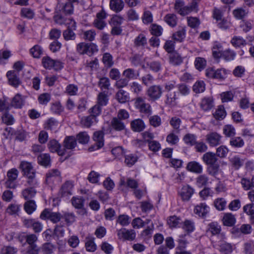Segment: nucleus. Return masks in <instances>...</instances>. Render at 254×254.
Here are the masks:
<instances>
[{
    "instance_id": "f257e3e1",
    "label": "nucleus",
    "mask_w": 254,
    "mask_h": 254,
    "mask_svg": "<svg viewBox=\"0 0 254 254\" xmlns=\"http://www.w3.org/2000/svg\"><path fill=\"white\" fill-rule=\"evenodd\" d=\"M19 169L21 170L23 176L27 179L26 186H35L37 180L36 179V171L32 163L22 161L19 164Z\"/></svg>"
},
{
    "instance_id": "f03ea898",
    "label": "nucleus",
    "mask_w": 254,
    "mask_h": 254,
    "mask_svg": "<svg viewBox=\"0 0 254 254\" xmlns=\"http://www.w3.org/2000/svg\"><path fill=\"white\" fill-rule=\"evenodd\" d=\"M68 16V15H65L63 13L55 9L53 19L54 22L57 24L60 25H65L67 26L71 24V27L73 28H76V22L72 18Z\"/></svg>"
},
{
    "instance_id": "7ed1b4c3",
    "label": "nucleus",
    "mask_w": 254,
    "mask_h": 254,
    "mask_svg": "<svg viewBox=\"0 0 254 254\" xmlns=\"http://www.w3.org/2000/svg\"><path fill=\"white\" fill-rule=\"evenodd\" d=\"M76 51L80 55L91 56L98 51V48L97 45L93 43L81 42L77 45Z\"/></svg>"
},
{
    "instance_id": "20e7f679",
    "label": "nucleus",
    "mask_w": 254,
    "mask_h": 254,
    "mask_svg": "<svg viewBox=\"0 0 254 254\" xmlns=\"http://www.w3.org/2000/svg\"><path fill=\"white\" fill-rule=\"evenodd\" d=\"M134 106L139 112L149 117L152 114V109L150 105L146 102L145 98L138 97L135 99Z\"/></svg>"
},
{
    "instance_id": "39448f33",
    "label": "nucleus",
    "mask_w": 254,
    "mask_h": 254,
    "mask_svg": "<svg viewBox=\"0 0 254 254\" xmlns=\"http://www.w3.org/2000/svg\"><path fill=\"white\" fill-rule=\"evenodd\" d=\"M40 218L43 220H49L56 224L60 221L63 215L59 212H53L49 209H45L40 214Z\"/></svg>"
},
{
    "instance_id": "423d86ee",
    "label": "nucleus",
    "mask_w": 254,
    "mask_h": 254,
    "mask_svg": "<svg viewBox=\"0 0 254 254\" xmlns=\"http://www.w3.org/2000/svg\"><path fill=\"white\" fill-rule=\"evenodd\" d=\"M42 64L46 69L54 68L55 70H59L64 67L63 64L59 60H54L49 56L44 57L42 60Z\"/></svg>"
},
{
    "instance_id": "0eeeda50",
    "label": "nucleus",
    "mask_w": 254,
    "mask_h": 254,
    "mask_svg": "<svg viewBox=\"0 0 254 254\" xmlns=\"http://www.w3.org/2000/svg\"><path fill=\"white\" fill-rule=\"evenodd\" d=\"M227 71L225 68L215 69L213 68H209L206 70L205 74L209 78L223 80L227 77Z\"/></svg>"
},
{
    "instance_id": "6e6552de",
    "label": "nucleus",
    "mask_w": 254,
    "mask_h": 254,
    "mask_svg": "<svg viewBox=\"0 0 254 254\" xmlns=\"http://www.w3.org/2000/svg\"><path fill=\"white\" fill-rule=\"evenodd\" d=\"M163 88L159 85L150 86L146 91V94L151 101L158 100L162 95Z\"/></svg>"
},
{
    "instance_id": "1a4fd4ad",
    "label": "nucleus",
    "mask_w": 254,
    "mask_h": 254,
    "mask_svg": "<svg viewBox=\"0 0 254 254\" xmlns=\"http://www.w3.org/2000/svg\"><path fill=\"white\" fill-rule=\"evenodd\" d=\"M222 136L218 133L210 132L206 135V141L211 147H215L220 144Z\"/></svg>"
},
{
    "instance_id": "9d476101",
    "label": "nucleus",
    "mask_w": 254,
    "mask_h": 254,
    "mask_svg": "<svg viewBox=\"0 0 254 254\" xmlns=\"http://www.w3.org/2000/svg\"><path fill=\"white\" fill-rule=\"evenodd\" d=\"M23 224L27 228H32L35 233H40L43 229L42 224L35 219H25Z\"/></svg>"
},
{
    "instance_id": "9b49d317",
    "label": "nucleus",
    "mask_w": 254,
    "mask_h": 254,
    "mask_svg": "<svg viewBox=\"0 0 254 254\" xmlns=\"http://www.w3.org/2000/svg\"><path fill=\"white\" fill-rule=\"evenodd\" d=\"M47 146L51 152H56L60 156H63L65 154V149H62L61 144L55 139L50 140L48 143Z\"/></svg>"
},
{
    "instance_id": "f8f14e48",
    "label": "nucleus",
    "mask_w": 254,
    "mask_h": 254,
    "mask_svg": "<svg viewBox=\"0 0 254 254\" xmlns=\"http://www.w3.org/2000/svg\"><path fill=\"white\" fill-rule=\"evenodd\" d=\"M55 9L63 13L65 15L70 16L73 13L74 6L71 3L67 2L58 3Z\"/></svg>"
},
{
    "instance_id": "ddd939ff",
    "label": "nucleus",
    "mask_w": 254,
    "mask_h": 254,
    "mask_svg": "<svg viewBox=\"0 0 254 254\" xmlns=\"http://www.w3.org/2000/svg\"><path fill=\"white\" fill-rule=\"evenodd\" d=\"M118 236L119 238L132 241L135 239L136 233L133 229L128 230L126 228H123L118 231Z\"/></svg>"
},
{
    "instance_id": "4468645a",
    "label": "nucleus",
    "mask_w": 254,
    "mask_h": 254,
    "mask_svg": "<svg viewBox=\"0 0 254 254\" xmlns=\"http://www.w3.org/2000/svg\"><path fill=\"white\" fill-rule=\"evenodd\" d=\"M195 192L194 189L190 185L184 186L181 189L179 194L183 201H189Z\"/></svg>"
},
{
    "instance_id": "2eb2a0df",
    "label": "nucleus",
    "mask_w": 254,
    "mask_h": 254,
    "mask_svg": "<svg viewBox=\"0 0 254 254\" xmlns=\"http://www.w3.org/2000/svg\"><path fill=\"white\" fill-rule=\"evenodd\" d=\"M193 211L199 217L204 218L209 212V207L205 203L201 202L195 206Z\"/></svg>"
},
{
    "instance_id": "dca6fc26",
    "label": "nucleus",
    "mask_w": 254,
    "mask_h": 254,
    "mask_svg": "<svg viewBox=\"0 0 254 254\" xmlns=\"http://www.w3.org/2000/svg\"><path fill=\"white\" fill-rule=\"evenodd\" d=\"M38 183L35 186H27L28 187L24 189L22 191V195L23 198L27 200H33L37 193L35 188L38 186Z\"/></svg>"
},
{
    "instance_id": "f3484780",
    "label": "nucleus",
    "mask_w": 254,
    "mask_h": 254,
    "mask_svg": "<svg viewBox=\"0 0 254 254\" xmlns=\"http://www.w3.org/2000/svg\"><path fill=\"white\" fill-rule=\"evenodd\" d=\"M104 133L102 130H98L94 132L93 136V139L95 142L93 147L94 149H99L104 146Z\"/></svg>"
},
{
    "instance_id": "a211bd4d",
    "label": "nucleus",
    "mask_w": 254,
    "mask_h": 254,
    "mask_svg": "<svg viewBox=\"0 0 254 254\" xmlns=\"http://www.w3.org/2000/svg\"><path fill=\"white\" fill-rule=\"evenodd\" d=\"M73 187V184L72 182L66 181L61 187L59 195L61 197L67 196L72 194V190Z\"/></svg>"
},
{
    "instance_id": "6ab92c4d",
    "label": "nucleus",
    "mask_w": 254,
    "mask_h": 254,
    "mask_svg": "<svg viewBox=\"0 0 254 254\" xmlns=\"http://www.w3.org/2000/svg\"><path fill=\"white\" fill-rule=\"evenodd\" d=\"M186 31L185 26H180L177 31L173 34L172 38L175 42L182 43L184 42L186 38Z\"/></svg>"
},
{
    "instance_id": "aec40b11",
    "label": "nucleus",
    "mask_w": 254,
    "mask_h": 254,
    "mask_svg": "<svg viewBox=\"0 0 254 254\" xmlns=\"http://www.w3.org/2000/svg\"><path fill=\"white\" fill-rule=\"evenodd\" d=\"M202 160L207 165H214L218 163V159L215 153L212 152H207L204 153Z\"/></svg>"
},
{
    "instance_id": "412c9836",
    "label": "nucleus",
    "mask_w": 254,
    "mask_h": 254,
    "mask_svg": "<svg viewBox=\"0 0 254 254\" xmlns=\"http://www.w3.org/2000/svg\"><path fill=\"white\" fill-rule=\"evenodd\" d=\"M179 93L176 91L168 92L166 93L165 97V103L169 106L174 107L177 104Z\"/></svg>"
},
{
    "instance_id": "4be33fe9",
    "label": "nucleus",
    "mask_w": 254,
    "mask_h": 254,
    "mask_svg": "<svg viewBox=\"0 0 254 254\" xmlns=\"http://www.w3.org/2000/svg\"><path fill=\"white\" fill-rule=\"evenodd\" d=\"M187 170L196 174H201L203 171V167L199 163L195 161L189 162L186 167Z\"/></svg>"
},
{
    "instance_id": "5701e85b",
    "label": "nucleus",
    "mask_w": 254,
    "mask_h": 254,
    "mask_svg": "<svg viewBox=\"0 0 254 254\" xmlns=\"http://www.w3.org/2000/svg\"><path fill=\"white\" fill-rule=\"evenodd\" d=\"M6 76L10 85L17 87L20 84L21 81L14 71H8L6 73Z\"/></svg>"
},
{
    "instance_id": "b1692460",
    "label": "nucleus",
    "mask_w": 254,
    "mask_h": 254,
    "mask_svg": "<svg viewBox=\"0 0 254 254\" xmlns=\"http://www.w3.org/2000/svg\"><path fill=\"white\" fill-rule=\"evenodd\" d=\"M97 122L95 117L88 115L82 117L80 121V124L82 127L86 128L90 127L94 124Z\"/></svg>"
},
{
    "instance_id": "393cba45",
    "label": "nucleus",
    "mask_w": 254,
    "mask_h": 254,
    "mask_svg": "<svg viewBox=\"0 0 254 254\" xmlns=\"http://www.w3.org/2000/svg\"><path fill=\"white\" fill-rule=\"evenodd\" d=\"M24 97L20 94L17 93L12 98L11 104L15 108L20 109L24 105Z\"/></svg>"
},
{
    "instance_id": "a878e982",
    "label": "nucleus",
    "mask_w": 254,
    "mask_h": 254,
    "mask_svg": "<svg viewBox=\"0 0 254 254\" xmlns=\"http://www.w3.org/2000/svg\"><path fill=\"white\" fill-rule=\"evenodd\" d=\"M131 129L136 132H140L145 128V125L141 119H136L130 123Z\"/></svg>"
},
{
    "instance_id": "bb28decb",
    "label": "nucleus",
    "mask_w": 254,
    "mask_h": 254,
    "mask_svg": "<svg viewBox=\"0 0 254 254\" xmlns=\"http://www.w3.org/2000/svg\"><path fill=\"white\" fill-rule=\"evenodd\" d=\"M139 75V73L138 71L130 68L125 69L123 72V76L128 81L137 79Z\"/></svg>"
},
{
    "instance_id": "cd10ccee",
    "label": "nucleus",
    "mask_w": 254,
    "mask_h": 254,
    "mask_svg": "<svg viewBox=\"0 0 254 254\" xmlns=\"http://www.w3.org/2000/svg\"><path fill=\"white\" fill-rule=\"evenodd\" d=\"M108 91H101L98 94L97 98V104H99L101 107L105 106L108 104Z\"/></svg>"
},
{
    "instance_id": "c85d7f7f",
    "label": "nucleus",
    "mask_w": 254,
    "mask_h": 254,
    "mask_svg": "<svg viewBox=\"0 0 254 254\" xmlns=\"http://www.w3.org/2000/svg\"><path fill=\"white\" fill-rule=\"evenodd\" d=\"M163 20L171 27H175L177 25L178 18L175 14H167L164 17Z\"/></svg>"
},
{
    "instance_id": "c756f323",
    "label": "nucleus",
    "mask_w": 254,
    "mask_h": 254,
    "mask_svg": "<svg viewBox=\"0 0 254 254\" xmlns=\"http://www.w3.org/2000/svg\"><path fill=\"white\" fill-rule=\"evenodd\" d=\"M124 7V2L123 0H110V7L111 10L116 12L122 11Z\"/></svg>"
},
{
    "instance_id": "7c9ffc66",
    "label": "nucleus",
    "mask_w": 254,
    "mask_h": 254,
    "mask_svg": "<svg viewBox=\"0 0 254 254\" xmlns=\"http://www.w3.org/2000/svg\"><path fill=\"white\" fill-rule=\"evenodd\" d=\"M75 30L76 28L74 29L71 27V24L67 25V29L63 31V35L64 39L66 41L75 40L76 36L73 31Z\"/></svg>"
},
{
    "instance_id": "2f4dec72",
    "label": "nucleus",
    "mask_w": 254,
    "mask_h": 254,
    "mask_svg": "<svg viewBox=\"0 0 254 254\" xmlns=\"http://www.w3.org/2000/svg\"><path fill=\"white\" fill-rule=\"evenodd\" d=\"M236 219L235 215L231 213H225L223 217V223L225 226L231 227L235 225Z\"/></svg>"
},
{
    "instance_id": "473e14b6",
    "label": "nucleus",
    "mask_w": 254,
    "mask_h": 254,
    "mask_svg": "<svg viewBox=\"0 0 254 254\" xmlns=\"http://www.w3.org/2000/svg\"><path fill=\"white\" fill-rule=\"evenodd\" d=\"M221 227L216 222H212L208 225L207 232L210 233L212 235L215 236L220 234Z\"/></svg>"
},
{
    "instance_id": "72a5a7b5",
    "label": "nucleus",
    "mask_w": 254,
    "mask_h": 254,
    "mask_svg": "<svg viewBox=\"0 0 254 254\" xmlns=\"http://www.w3.org/2000/svg\"><path fill=\"white\" fill-rule=\"evenodd\" d=\"M111 126L113 129L118 131L123 130L126 127L124 123L116 117L112 120Z\"/></svg>"
},
{
    "instance_id": "f704fd0d",
    "label": "nucleus",
    "mask_w": 254,
    "mask_h": 254,
    "mask_svg": "<svg viewBox=\"0 0 254 254\" xmlns=\"http://www.w3.org/2000/svg\"><path fill=\"white\" fill-rule=\"evenodd\" d=\"M181 228L188 233H192L195 230L194 222L191 220L185 219L183 221Z\"/></svg>"
},
{
    "instance_id": "c9c22d12",
    "label": "nucleus",
    "mask_w": 254,
    "mask_h": 254,
    "mask_svg": "<svg viewBox=\"0 0 254 254\" xmlns=\"http://www.w3.org/2000/svg\"><path fill=\"white\" fill-rule=\"evenodd\" d=\"M236 56V53L230 49L223 51L221 54V58L226 62L234 60Z\"/></svg>"
},
{
    "instance_id": "e433bc0d",
    "label": "nucleus",
    "mask_w": 254,
    "mask_h": 254,
    "mask_svg": "<svg viewBox=\"0 0 254 254\" xmlns=\"http://www.w3.org/2000/svg\"><path fill=\"white\" fill-rule=\"evenodd\" d=\"M97 85L102 91H108L111 86L110 80L109 78L107 77H100L99 78Z\"/></svg>"
},
{
    "instance_id": "4c0bfd02",
    "label": "nucleus",
    "mask_w": 254,
    "mask_h": 254,
    "mask_svg": "<svg viewBox=\"0 0 254 254\" xmlns=\"http://www.w3.org/2000/svg\"><path fill=\"white\" fill-rule=\"evenodd\" d=\"M241 184L244 190H248L254 188V176L251 179L243 178L241 180Z\"/></svg>"
},
{
    "instance_id": "58836bf2",
    "label": "nucleus",
    "mask_w": 254,
    "mask_h": 254,
    "mask_svg": "<svg viewBox=\"0 0 254 254\" xmlns=\"http://www.w3.org/2000/svg\"><path fill=\"white\" fill-rule=\"evenodd\" d=\"M120 184L121 186H127L131 189H136L138 187V183L131 178H128L126 181L124 177L121 178Z\"/></svg>"
},
{
    "instance_id": "ea45409f",
    "label": "nucleus",
    "mask_w": 254,
    "mask_h": 254,
    "mask_svg": "<svg viewBox=\"0 0 254 254\" xmlns=\"http://www.w3.org/2000/svg\"><path fill=\"white\" fill-rule=\"evenodd\" d=\"M183 221L181 217L174 215L170 217L168 223L171 228H181Z\"/></svg>"
},
{
    "instance_id": "a19ab883",
    "label": "nucleus",
    "mask_w": 254,
    "mask_h": 254,
    "mask_svg": "<svg viewBox=\"0 0 254 254\" xmlns=\"http://www.w3.org/2000/svg\"><path fill=\"white\" fill-rule=\"evenodd\" d=\"M206 171L209 175L215 178H217V175L222 172L220 168V165L218 163L209 165L207 167Z\"/></svg>"
},
{
    "instance_id": "79ce46f5",
    "label": "nucleus",
    "mask_w": 254,
    "mask_h": 254,
    "mask_svg": "<svg viewBox=\"0 0 254 254\" xmlns=\"http://www.w3.org/2000/svg\"><path fill=\"white\" fill-rule=\"evenodd\" d=\"M183 140L187 145L192 146L196 143L197 136L192 133H187L183 137Z\"/></svg>"
},
{
    "instance_id": "37998d69",
    "label": "nucleus",
    "mask_w": 254,
    "mask_h": 254,
    "mask_svg": "<svg viewBox=\"0 0 254 254\" xmlns=\"http://www.w3.org/2000/svg\"><path fill=\"white\" fill-rule=\"evenodd\" d=\"M222 49L223 47L221 43L218 42H214L212 49V55L214 59H219L221 58V54L223 52Z\"/></svg>"
},
{
    "instance_id": "c03bdc74",
    "label": "nucleus",
    "mask_w": 254,
    "mask_h": 254,
    "mask_svg": "<svg viewBox=\"0 0 254 254\" xmlns=\"http://www.w3.org/2000/svg\"><path fill=\"white\" fill-rule=\"evenodd\" d=\"M116 98L121 103H125L129 100L128 93L126 91L121 89L117 92Z\"/></svg>"
},
{
    "instance_id": "a18cd8bd",
    "label": "nucleus",
    "mask_w": 254,
    "mask_h": 254,
    "mask_svg": "<svg viewBox=\"0 0 254 254\" xmlns=\"http://www.w3.org/2000/svg\"><path fill=\"white\" fill-rule=\"evenodd\" d=\"M201 108L204 111L210 110L213 107V101L210 97L203 98L200 103Z\"/></svg>"
},
{
    "instance_id": "49530a36",
    "label": "nucleus",
    "mask_w": 254,
    "mask_h": 254,
    "mask_svg": "<svg viewBox=\"0 0 254 254\" xmlns=\"http://www.w3.org/2000/svg\"><path fill=\"white\" fill-rule=\"evenodd\" d=\"M134 46L136 48H143L147 45V40L145 36L142 34H139L134 39Z\"/></svg>"
},
{
    "instance_id": "de8ad7c7",
    "label": "nucleus",
    "mask_w": 254,
    "mask_h": 254,
    "mask_svg": "<svg viewBox=\"0 0 254 254\" xmlns=\"http://www.w3.org/2000/svg\"><path fill=\"white\" fill-rule=\"evenodd\" d=\"M169 124L177 133L180 132V126L182 124V120L180 118L177 116L173 117L170 119Z\"/></svg>"
},
{
    "instance_id": "09e8293b",
    "label": "nucleus",
    "mask_w": 254,
    "mask_h": 254,
    "mask_svg": "<svg viewBox=\"0 0 254 254\" xmlns=\"http://www.w3.org/2000/svg\"><path fill=\"white\" fill-rule=\"evenodd\" d=\"M149 31L153 36L159 37L161 36L163 33V28L161 26L153 23L150 25Z\"/></svg>"
},
{
    "instance_id": "8fccbe9b",
    "label": "nucleus",
    "mask_w": 254,
    "mask_h": 254,
    "mask_svg": "<svg viewBox=\"0 0 254 254\" xmlns=\"http://www.w3.org/2000/svg\"><path fill=\"white\" fill-rule=\"evenodd\" d=\"M231 43L235 48L245 46L247 44L246 40H245L243 37L239 36H234L231 40Z\"/></svg>"
},
{
    "instance_id": "3c124183",
    "label": "nucleus",
    "mask_w": 254,
    "mask_h": 254,
    "mask_svg": "<svg viewBox=\"0 0 254 254\" xmlns=\"http://www.w3.org/2000/svg\"><path fill=\"white\" fill-rule=\"evenodd\" d=\"M102 61L106 68L111 67L114 64L113 58L109 53H105L103 55Z\"/></svg>"
},
{
    "instance_id": "603ef678",
    "label": "nucleus",
    "mask_w": 254,
    "mask_h": 254,
    "mask_svg": "<svg viewBox=\"0 0 254 254\" xmlns=\"http://www.w3.org/2000/svg\"><path fill=\"white\" fill-rule=\"evenodd\" d=\"M37 205L34 200L26 201L24 204V208L28 214H31L36 209Z\"/></svg>"
},
{
    "instance_id": "864d4df0",
    "label": "nucleus",
    "mask_w": 254,
    "mask_h": 254,
    "mask_svg": "<svg viewBox=\"0 0 254 254\" xmlns=\"http://www.w3.org/2000/svg\"><path fill=\"white\" fill-rule=\"evenodd\" d=\"M213 115L217 120H223L226 116V112L223 106H218Z\"/></svg>"
},
{
    "instance_id": "5fc2aeb1",
    "label": "nucleus",
    "mask_w": 254,
    "mask_h": 254,
    "mask_svg": "<svg viewBox=\"0 0 254 254\" xmlns=\"http://www.w3.org/2000/svg\"><path fill=\"white\" fill-rule=\"evenodd\" d=\"M64 143V147L67 149H72L76 145V140L73 136L66 137Z\"/></svg>"
},
{
    "instance_id": "6e6d98bb",
    "label": "nucleus",
    "mask_w": 254,
    "mask_h": 254,
    "mask_svg": "<svg viewBox=\"0 0 254 254\" xmlns=\"http://www.w3.org/2000/svg\"><path fill=\"white\" fill-rule=\"evenodd\" d=\"M244 141L240 137H231L230 140V145L234 148H241L244 145Z\"/></svg>"
},
{
    "instance_id": "4d7b16f0",
    "label": "nucleus",
    "mask_w": 254,
    "mask_h": 254,
    "mask_svg": "<svg viewBox=\"0 0 254 254\" xmlns=\"http://www.w3.org/2000/svg\"><path fill=\"white\" fill-rule=\"evenodd\" d=\"M209 178L205 174L199 175L196 178V184L199 188L206 186L208 184Z\"/></svg>"
},
{
    "instance_id": "13d9d810",
    "label": "nucleus",
    "mask_w": 254,
    "mask_h": 254,
    "mask_svg": "<svg viewBox=\"0 0 254 254\" xmlns=\"http://www.w3.org/2000/svg\"><path fill=\"white\" fill-rule=\"evenodd\" d=\"M38 163L42 166L47 167L49 165L51 161L50 156L48 154H42L38 157Z\"/></svg>"
},
{
    "instance_id": "bf43d9fd",
    "label": "nucleus",
    "mask_w": 254,
    "mask_h": 254,
    "mask_svg": "<svg viewBox=\"0 0 254 254\" xmlns=\"http://www.w3.org/2000/svg\"><path fill=\"white\" fill-rule=\"evenodd\" d=\"M219 251L224 254H230L233 252L232 246L231 244L222 242L219 245Z\"/></svg>"
},
{
    "instance_id": "052dcab7",
    "label": "nucleus",
    "mask_w": 254,
    "mask_h": 254,
    "mask_svg": "<svg viewBox=\"0 0 254 254\" xmlns=\"http://www.w3.org/2000/svg\"><path fill=\"white\" fill-rule=\"evenodd\" d=\"M125 158V163L128 167L133 165L138 160L137 155L131 153L126 155Z\"/></svg>"
},
{
    "instance_id": "680f3d73",
    "label": "nucleus",
    "mask_w": 254,
    "mask_h": 254,
    "mask_svg": "<svg viewBox=\"0 0 254 254\" xmlns=\"http://www.w3.org/2000/svg\"><path fill=\"white\" fill-rule=\"evenodd\" d=\"M226 200L222 197L217 198L214 201V204L216 209L219 211L224 210L226 208Z\"/></svg>"
},
{
    "instance_id": "e2e57ef3",
    "label": "nucleus",
    "mask_w": 254,
    "mask_h": 254,
    "mask_svg": "<svg viewBox=\"0 0 254 254\" xmlns=\"http://www.w3.org/2000/svg\"><path fill=\"white\" fill-rule=\"evenodd\" d=\"M72 205L76 209H81L84 206L85 199L81 196L73 197L71 200Z\"/></svg>"
},
{
    "instance_id": "0e129e2a",
    "label": "nucleus",
    "mask_w": 254,
    "mask_h": 254,
    "mask_svg": "<svg viewBox=\"0 0 254 254\" xmlns=\"http://www.w3.org/2000/svg\"><path fill=\"white\" fill-rule=\"evenodd\" d=\"M85 247L88 252H95L97 250V246L94 242V238L86 239Z\"/></svg>"
},
{
    "instance_id": "69168bd1",
    "label": "nucleus",
    "mask_w": 254,
    "mask_h": 254,
    "mask_svg": "<svg viewBox=\"0 0 254 254\" xmlns=\"http://www.w3.org/2000/svg\"><path fill=\"white\" fill-rule=\"evenodd\" d=\"M230 161L233 167L238 170L243 165L244 161L238 156H234L230 159Z\"/></svg>"
},
{
    "instance_id": "338daca9",
    "label": "nucleus",
    "mask_w": 254,
    "mask_h": 254,
    "mask_svg": "<svg viewBox=\"0 0 254 254\" xmlns=\"http://www.w3.org/2000/svg\"><path fill=\"white\" fill-rule=\"evenodd\" d=\"M170 55V62L174 65H180L182 62L181 57L177 53H171Z\"/></svg>"
},
{
    "instance_id": "774afa93",
    "label": "nucleus",
    "mask_w": 254,
    "mask_h": 254,
    "mask_svg": "<svg viewBox=\"0 0 254 254\" xmlns=\"http://www.w3.org/2000/svg\"><path fill=\"white\" fill-rule=\"evenodd\" d=\"M17 252V248L10 246H6L1 248L0 254H16Z\"/></svg>"
}]
</instances>
